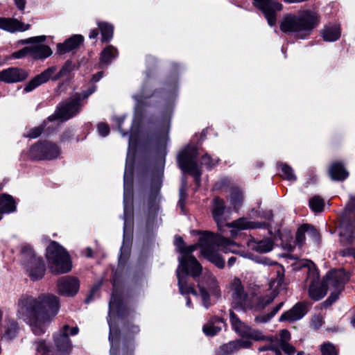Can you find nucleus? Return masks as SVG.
<instances>
[{
  "instance_id": "nucleus-1",
  "label": "nucleus",
  "mask_w": 355,
  "mask_h": 355,
  "mask_svg": "<svg viewBox=\"0 0 355 355\" xmlns=\"http://www.w3.org/2000/svg\"><path fill=\"white\" fill-rule=\"evenodd\" d=\"M57 297L51 294H44L33 297L24 295L17 302V316L27 320L36 334L44 332V327L58 311Z\"/></svg>"
},
{
  "instance_id": "nucleus-2",
  "label": "nucleus",
  "mask_w": 355,
  "mask_h": 355,
  "mask_svg": "<svg viewBox=\"0 0 355 355\" xmlns=\"http://www.w3.org/2000/svg\"><path fill=\"white\" fill-rule=\"evenodd\" d=\"M302 266L308 268L306 283L309 284L308 291L310 298L318 301L326 295L328 289L331 291L329 298L322 303L324 307L331 305L338 299L344 284L349 279L345 270H334L326 275L322 283H320L319 274L313 262L305 260Z\"/></svg>"
},
{
  "instance_id": "nucleus-3",
  "label": "nucleus",
  "mask_w": 355,
  "mask_h": 355,
  "mask_svg": "<svg viewBox=\"0 0 355 355\" xmlns=\"http://www.w3.org/2000/svg\"><path fill=\"white\" fill-rule=\"evenodd\" d=\"M319 22L320 16L317 12L305 10L297 15H284L280 23V30L284 33H295L302 38L309 35Z\"/></svg>"
},
{
  "instance_id": "nucleus-4",
  "label": "nucleus",
  "mask_w": 355,
  "mask_h": 355,
  "mask_svg": "<svg viewBox=\"0 0 355 355\" xmlns=\"http://www.w3.org/2000/svg\"><path fill=\"white\" fill-rule=\"evenodd\" d=\"M199 245H200L202 254L218 268H223L225 266V261L215 251L214 247L216 245H221L227 250L228 247H234L235 243L227 239L214 235L209 232L200 237ZM229 250L233 252V250L231 248H229Z\"/></svg>"
},
{
  "instance_id": "nucleus-5",
  "label": "nucleus",
  "mask_w": 355,
  "mask_h": 355,
  "mask_svg": "<svg viewBox=\"0 0 355 355\" xmlns=\"http://www.w3.org/2000/svg\"><path fill=\"white\" fill-rule=\"evenodd\" d=\"M46 257L49 269L53 274H63L71 270V261L68 252L55 241H52L46 248Z\"/></svg>"
},
{
  "instance_id": "nucleus-6",
  "label": "nucleus",
  "mask_w": 355,
  "mask_h": 355,
  "mask_svg": "<svg viewBox=\"0 0 355 355\" xmlns=\"http://www.w3.org/2000/svg\"><path fill=\"white\" fill-rule=\"evenodd\" d=\"M74 69V65L70 61H67L62 66L59 72L54 76L53 75L56 71L55 67H51L42 71L41 73L37 75L32 78L24 87L26 92H30L40 85L46 83L52 78L53 80H59L60 78L66 76Z\"/></svg>"
},
{
  "instance_id": "nucleus-7",
  "label": "nucleus",
  "mask_w": 355,
  "mask_h": 355,
  "mask_svg": "<svg viewBox=\"0 0 355 355\" xmlns=\"http://www.w3.org/2000/svg\"><path fill=\"white\" fill-rule=\"evenodd\" d=\"M198 288L202 303L205 307L210 305V295L219 298L221 295L220 289L216 278L210 272H206L198 281Z\"/></svg>"
},
{
  "instance_id": "nucleus-8",
  "label": "nucleus",
  "mask_w": 355,
  "mask_h": 355,
  "mask_svg": "<svg viewBox=\"0 0 355 355\" xmlns=\"http://www.w3.org/2000/svg\"><path fill=\"white\" fill-rule=\"evenodd\" d=\"M22 256L24 263L31 278L33 280L42 278L45 271L42 259L36 257L29 246L22 248Z\"/></svg>"
},
{
  "instance_id": "nucleus-9",
  "label": "nucleus",
  "mask_w": 355,
  "mask_h": 355,
  "mask_svg": "<svg viewBox=\"0 0 355 355\" xmlns=\"http://www.w3.org/2000/svg\"><path fill=\"white\" fill-rule=\"evenodd\" d=\"M198 153L196 147H187L180 155L178 162L180 168L186 172L191 173L199 178L200 173L198 171L196 162L194 159L197 157Z\"/></svg>"
},
{
  "instance_id": "nucleus-10",
  "label": "nucleus",
  "mask_w": 355,
  "mask_h": 355,
  "mask_svg": "<svg viewBox=\"0 0 355 355\" xmlns=\"http://www.w3.org/2000/svg\"><path fill=\"white\" fill-rule=\"evenodd\" d=\"M253 4L263 12L270 26L275 24L276 12L282 10L283 7L280 3L273 0H253Z\"/></svg>"
},
{
  "instance_id": "nucleus-11",
  "label": "nucleus",
  "mask_w": 355,
  "mask_h": 355,
  "mask_svg": "<svg viewBox=\"0 0 355 355\" xmlns=\"http://www.w3.org/2000/svg\"><path fill=\"white\" fill-rule=\"evenodd\" d=\"M180 272L193 278L199 277L202 271V266L196 258L191 254H184L180 259Z\"/></svg>"
},
{
  "instance_id": "nucleus-12",
  "label": "nucleus",
  "mask_w": 355,
  "mask_h": 355,
  "mask_svg": "<svg viewBox=\"0 0 355 355\" xmlns=\"http://www.w3.org/2000/svg\"><path fill=\"white\" fill-rule=\"evenodd\" d=\"M231 292L233 303L241 308L249 305L248 294L244 290L240 279L235 277L231 283Z\"/></svg>"
},
{
  "instance_id": "nucleus-13",
  "label": "nucleus",
  "mask_w": 355,
  "mask_h": 355,
  "mask_svg": "<svg viewBox=\"0 0 355 355\" xmlns=\"http://www.w3.org/2000/svg\"><path fill=\"white\" fill-rule=\"evenodd\" d=\"M57 286L59 293L73 296L79 289V281L76 277L65 276L58 280Z\"/></svg>"
},
{
  "instance_id": "nucleus-14",
  "label": "nucleus",
  "mask_w": 355,
  "mask_h": 355,
  "mask_svg": "<svg viewBox=\"0 0 355 355\" xmlns=\"http://www.w3.org/2000/svg\"><path fill=\"white\" fill-rule=\"evenodd\" d=\"M28 77V72L18 67H10L0 71V81L6 83L21 82Z\"/></svg>"
},
{
  "instance_id": "nucleus-15",
  "label": "nucleus",
  "mask_w": 355,
  "mask_h": 355,
  "mask_svg": "<svg viewBox=\"0 0 355 355\" xmlns=\"http://www.w3.org/2000/svg\"><path fill=\"white\" fill-rule=\"evenodd\" d=\"M80 108L79 100L77 98L71 99L67 103L60 104L55 115L57 119L66 121L78 113Z\"/></svg>"
},
{
  "instance_id": "nucleus-16",
  "label": "nucleus",
  "mask_w": 355,
  "mask_h": 355,
  "mask_svg": "<svg viewBox=\"0 0 355 355\" xmlns=\"http://www.w3.org/2000/svg\"><path fill=\"white\" fill-rule=\"evenodd\" d=\"M29 24H25L20 20L14 17H0V28L10 32H24L28 30Z\"/></svg>"
},
{
  "instance_id": "nucleus-17",
  "label": "nucleus",
  "mask_w": 355,
  "mask_h": 355,
  "mask_svg": "<svg viewBox=\"0 0 355 355\" xmlns=\"http://www.w3.org/2000/svg\"><path fill=\"white\" fill-rule=\"evenodd\" d=\"M178 286L179 292L182 295L192 294L195 296L198 295V292L195 288L193 283L190 282L189 276L181 274L180 268L177 269Z\"/></svg>"
},
{
  "instance_id": "nucleus-18",
  "label": "nucleus",
  "mask_w": 355,
  "mask_h": 355,
  "mask_svg": "<svg viewBox=\"0 0 355 355\" xmlns=\"http://www.w3.org/2000/svg\"><path fill=\"white\" fill-rule=\"evenodd\" d=\"M307 307L306 303L299 302L291 310L282 314L279 320L281 321L288 320L290 322L300 320L306 313Z\"/></svg>"
},
{
  "instance_id": "nucleus-19",
  "label": "nucleus",
  "mask_w": 355,
  "mask_h": 355,
  "mask_svg": "<svg viewBox=\"0 0 355 355\" xmlns=\"http://www.w3.org/2000/svg\"><path fill=\"white\" fill-rule=\"evenodd\" d=\"M247 245L251 250L258 253H267L273 249L274 242L268 238L262 240L250 238L247 242Z\"/></svg>"
},
{
  "instance_id": "nucleus-20",
  "label": "nucleus",
  "mask_w": 355,
  "mask_h": 355,
  "mask_svg": "<svg viewBox=\"0 0 355 355\" xmlns=\"http://www.w3.org/2000/svg\"><path fill=\"white\" fill-rule=\"evenodd\" d=\"M69 329V326L64 325L60 334L55 337V346L60 352H69L71 349V341L68 336Z\"/></svg>"
},
{
  "instance_id": "nucleus-21",
  "label": "nucleus",
  "mask_w": 355,
  "mask_h": 355,
  "mask_svg": "<svg viewBox=\"0 0 355 355\" xmlns=\"http://www.w3.org/2000/svg\"><path fill=\"white\" fill-rule=\"evenodd\" d=\"M83 37L80 35H75L64 43H59L57 45V51L59 54L63 55L76 49L83 42Z\"/></svg>"
},
{
  "instance_id": "nucleus-22",
  "label": "nucleus",
  "mask_w": 355,
  "mask_h": 355,
  "mask_svg": "<svg viewBox=\"0 0 355 355\" xmlns=\"http://www.w3.org/2000/svg\"><path fill=\"white\" fill-rule=\"evenodd\" d=\"M213 203V216L214 220L217 223L218 228L220 230L223 224L222 216L224 214V211L225 209V202L223 200L220 199L218 197H216L214 198Z\"/></svg>"
},
{
  "instance_id": "nucleus-23",
  "label": "nucleus",
  "mask_w": 355,
  "mask_h": 355,
  "mask_svg": "<svg viewBox=\"0 0 355 355\" xmlns=\"http://www.w3.org/2000/svg\"><path fill=\"white\" fill-rule=\"evenodd\" d=\"M305 233L317 237L318 235V232L313 226L304 224L298 227L296 234H295V242L299 245H302L305 241Z\"/></svg>"
},
{
  "instance_id": "nucleus-24",
  "label": "nucleus",
  "mask_w": 355,
  "mask_h": 355,
  "mask_svg": "<svg viewBox=\"0 0 355 355\" xmlns=\"http://www.w3.org/2000/svg\"><path fill=\"white\" fill-rule=\"evenodd\" d=\"M329 174L333 180L343 181L349 175L343 164L340 162L333 163L329 169Z\"/></svg>"
},
{
  "instance_id": "nucleus-25",
  "label": "nucleus",
  "mask_w": 355,
  "mask_h": 355,
  "mask_svg": "<svg viewBox=\"0 0 355 355\" xmlns=\"http://www.w3.org/2000/svg\"><path fill=\"white\" fill-rule=\"evenodd\" d=\"M30 50L31 56L36 60L46 58L53 53L51 48L44 44H35L31 46Z\"/></svg>"
},
{
  "instance_id": "nucleus-26",
  "label": "nucleus",
  "mask_w": 355,
  "mask_h": 355,
  "mask_svg": "<svg viewBox=\"0 0 355 355\" xmlns=\"http://www.w3.org/2000/svg\"><path fill=\"white\" fill-rule=\"evenodd\" d=\"M354 228L348 223L343 222L339 227V234L341 241L344 243H350L354 239Z\"/></svg>"
},
{
  "instance_id": "nucleus-27",
  "label": "nucleus",
  "mask_w": 355,
  "mask_h": 355,
  "mask_svg": "<svg viewBox=\"0 0 355 355\" xmlns=\"http://www.w3.org/2000/svg\"><path fill=\"white\" fill-rule=\"evenodd\" d=\"M230 321L232 325L234 330L238 333L241 336L245 337L248 331L249 330L250 327L246 325L240 319L236 316V315L233 312L230 311Z\"/></svg>"
},
{
  "instance_id": "nucleus-28",
  "label": "nucleus",
  "mask_w": 355,
  "mask_h": 355,
  "mask_svg": "<svg viewBox=\"0 0 355 355\" xmlns=\"http://www.w3.org/2000/svg\"><path fill=\"white\" fill-rule=\"evenodd\" d=\"M51 148V146H44V142L38 143L33 146L30 149V157L35 159H46L45 157H51L50 155L45 154V149Z\"/></svg>"
},
{
  "instance_id": "nucleus-29",
  "label": "nucleus",
  "mask_w": 355,
  "mask_h": 355,
  "mask_svg": "<svg viewBox=\"0 0 355 355\" xmlns=\"http://www.w3.org/2000/svg\"><path fill=\"white\" fill-rule=\"evenodd\" d=\"M340 36V28L338 25L333 26H327L322 31L324 40L327 42H334Z\"/></svg>"
},
{
  "instance_id": "nucleus-30",
  "label": "nucleus",
  "mask_w": 355,
  "mask_h": 355,
  "mask_svg": "<svg viewBox=\"0 0 355 355\" xmlns=\"http://www.w3.org/2000/svg\"><path fill=\"white\" fill-rule=\"evenodd\" d=\"M98 28L101 31L103 42H109L113 36V26L107 22H98Z\"/></svg>"
},
{
  "instance_id": "nucleus-31",
  "label": "nucleus",
  "mask_w": 355,
  "mask_h": 355,
  "mask_svg": "<svg viewBox=\"0 0 355 355\" xmlns=\"http://www.w3.org/2000/svg\"><path fill=\"white\" fill-rule=\"evenodd\" d=\"M245 338H251L255 341H266L268 343L269 341H272V338L273 336H267L263 334V333L257 329L249 328L247 334L245 336Z\"/></svg>"
},
{
  "instance_id": "nucleus-32",
  "label": "nucleus",
  "mask_w": 355,
  "mask_h": 355,
  "mask_svg": "<svg viewBox=\"0 0 355 355\" xmlns=\"http://www.w3.org/2000/svg\"><path fill=\"white\" fill-rule=\"evenodd\" d=\"M116 54V49L112 46H108L101 53V62L104 64H108Z\"/></svg>"
},
{
  "instance_id": "nucleus-33",
  "label": "nucleus",
  "mask_w": 355,
  "mask_h": 355,
  "mask_svg": "<svg viewBox=\"0 0 355 355\" xmlns=\"http://www.w3.org/2000/svg\"><path fill=\"white\" fill-rule=\"evenodd\" d=\"M239 343L235 341L230 342L220 347L218 355H230L239 349Z\"/></svg>"
},
{
  "instance_id": "nucleus-34",
  "label": "nucleus",
  "mask_w": 355,
  "mask_h": 355,
  "mask_svg": "<svg viewBox=\"0 0 355 355\" xmlns=\"http://www.w3.org/2000/svg\"><path fill=\"white\" fill-rule=\"evenodd\" d=\"M309 205L314 212H322L324 210V200L318 196H315L309 200Z\"/></svg>"
},
{
  "instance_id": "nucleus-35",
  "label": "nucleus",
  "mask_w": 355,
  "mask_h": 355,
  "mask_svg": "<svg viewBox=\"0 0 355 355\" xmlns=\"http://www.w3.org/2000/svg\"><path fill=\"white\" fill-rule=\"evenodd\" d=\"M230 200L235 208L239 207L243 202V193L238 188L232 189L230 193Z\"/></svg>"
},
{
  "instance_id": "nucleus-36",
  "label": "nucleus",
  "mask_w": 355,
  "mask_h": 355,
  "mask_svg": "<svg viewBox=\"0 0 355 355\" xmlns=\"http://www.w3.org/2000/svg\"><path fill=\"white\" fill-rule=\"evenodd\" d=\"M226 226L236 227L239 229L255 228L257 227L253 223L246 221L245 219L241 218L234 220L232 223H227Z\"/></svg>"
},
{
  "instance_id": "nucleus-37",
  "label": "nucleus",
  "mask_w": 355,
  "mask_h": 355,
  "mask_svg": "<svg viewBox=\"0 0 355 355\" xmlns=\"http://www.w3.org/2000/svg\"><path fill=\"white\" fill-rule=\"evenodd\" d=\"M33 345L35 346L36 352L43 355H46L50 351V347L44 340L36 339L33 342Z\"/></svg>"
},
{
  "instance_id": "nucleus-38",
  "label": "nucleus",
  "mask_w": 355,
  "mask_h": 355,
  "mask_svg": "<svg viewBox=\"0 0 355 355\" xmlns=\"http://www.w3.org/2000/svg\"><path fill=\"white\" fill-rule=\"evenodd\" d=\"M279 167L282 173L281 174L283 178L286 179L288 180H295V175L293 173V169L288 165L286 164H280Z\"/></svg>"
},
{
  "instance_id": "nucleus-39",
  "label": "nucleus",
  "mask_w": 355,
  "mask_h": 355,
  "mask_svg": "<svg viewBox=\"0 0 355 355\" xmlns=\"http://www.w3.org/2000/svg\"><path fill=\"white\" fill-rule=\"evenodd\" d=\"M0 205L6 211H12L15 209V202L10 196H5L0 198Z\"/></svg>"
},
{
  "instance_id": "nucleus-40",
  "label": "nucleus",
  "mask_w": 355,
  "mask_h": 355,
  "mask_svg": "<svg viewBox=\"0 0 355 355\" xmlns=\"http://www.w3.org/2000/svg\"><path fill=\"white\" fill-rule=\"evenodd\" d=\"M322 355H338L336 347L330 343H325L320 346Z\"/></svg>"
},
{
  "instance_id": "nucleus-41",
  "label": "nucleus",
  "mask_w": 355,
  "mask_h": 355,
  "mask_svg": "<svg viewBox=\"0 0 355 355\" xmlns=\"http://www.w3.org/2000/svg\"><path fill=\"white\" fill-rule=\"evenodd\" d=\"M44 146H51V147H52V148H46V149L44 150L45 154L51 155V157H45L46 159H54L58 156V155L60 153V150L55 144L50 143V142L44 141Z\"/></svg>"
},
{
  "instance_id": "nucleus-42",
  "label": "nucleus",
  "mask_w": 355,
  "mask_h": 355,
  "mask_svg": "<svg viewBox=\"0 0 355 355\" xmlns=\"http://www.w3.org/2000/svg\"><path fill=\"white\" fill-rule=\"evenodd\" d=\"M221 328L216 327L212 323H208L203 327L204 333L209 336H213L220 331Z\"/></svg>"
},
{
  "instance_id": "nucleus-43",
  "label": "nucleus",
  "mask_w": 355,
  "mask_h": 355,
  "mask_svg": "<svg viewBox=\"0 0 355 355\" xmlns=\"http://www.w3.org/2000/svg\"><path fill=\"white\" fill-rule=\"evenodd\" d=\"M159 200L158 191H156L149 197V207L150 210L155 211L157 209Z\"/></svg>"
},
{
  "instance_id": "nucleus-44",
  "label": "nucleus",
  "mask_w": 355,
  "mask_h": 355,
  "mask_svg": "<svg viewBox=\"0 0 355 355\" xmlns=\"http://www.w3.org/2000/svg\"><path fill=\"white\" fill-rule=\"evenodd\" d=\"M43 128L41 126L35 127L31 129L26 135L25 137L30 139H35L38 137L42 132Z\"/></svg>"
},
{
  "instance_id": "nucleus-45",
  "label": "nucleus",
  "mask_w": 355,
  "mask_h": 355,
  "mask_svg": "<svg viewBox=\"0 0 355 355\" xmlns=\"http://www.w3.org/2000/svg\"><path fill=\"white\" fill-rule=\"evenodd\" d=\"M272 341L268 342V347L267 349L274 351L276 355H282L279 347V344H278V338L277 337H272Z\"/></svg>"
},
{
  "instance_id": "nucleus-46",
  "label": "nucleus",
  "mask_w": 355,
  "mask_h": 355,
  "mask_svg": "<svg viewBox=\"0 0 355 355\" xmlns=\"http://www.w3.org/2000/svg\"><path fill=\"white\" fill-rule=\"evenodd\" d=\"M31 46H26L19 51L14 52L12 53V57L15 58H24L27 55H31Z\"/></svg>"
},
{
  "instance_id": "nucleus-47",
  "label": "nucleus",
  "mask_w": 355,
  "mask_h": 355,
  "mask_svg": "<svg viewBox=\"0 0 355 355\" xmlns=\"http://www.w3.org/2000/svg\"><path fill=\"white\" fill-rule=\"evenodd\" d=\"M279 347L288 355L293 354L295 352V347L288 343H282L279 344Z\"/></svg>"
},
{
  "instance_id": "nucleus-48",
  "label": "nucleus",
  "mask_w": 355,
  "mask_h": 355,
  "mask_svg": "<svg viewBox=\"0 0 355 355\" xmlns=\"http://www.w3.org/2000/svg\"><path fill=\"white\" fill-rule=\"evenodd\" d=\"M18 329L17 324L15 322L10 324V327L6 330V334L8 338H12L16 335Z\"/></svg>"
},
{
  "instance_id": "nucleus-49",
  "label": "nucleus",
  "mask_w": 355,
  "mask_h": 355,
  "mask_svg": "<svg viewBox=\"0 0 355 355\" xmlns=\"http://www.w3.org/2000/svg\"><path fill=\"white\" fill-rule=\"evenodd\" d=\"M280 339L278 340V344L282 343H288V340L291 338L290 332L286 329H282L279 333Z\"/></svg>"
},
{
  "instance_id": "nucleus-50",
  "label": "nucleus",
  "mask_w": 355,
  "mask_h": 355,
  "mask_svg": "<svg viewBox=\"0 0 355 355\" xmlns=\"http://www.w3.org/2000/svg\"><path fill=\"white\" fill-rule=\"evenodd\" d=\"M197 249L196 245H191L189 246H179V250L182 253H184L185 254H189L191 252L196 250Z\"/></svg>"
},
{
  "instance_id": "nucleus-51",
  "label": "nucleus",
  "mask_w": 355,
  "mask_h": 355,
  "mask_svg": "<svg viewBox=\"0 0 355 355\" xmlns=\"http://www.w3.org/2000/svg\"><path fill=\"white\" fill-rule=\"evenodd\" d=\"M98 130L100 135L103 137L107 136L110 132L108 125L105 123H99L98 125Z\"/></svg>"
},
{
  "instance_id": "nucleus-52",
  "label": "nucleus",
  "mask_w": 355,
  "mask_h": 355,
  "mask_svg": "<svg viewBox=\"0 0 355 355\" xmlns=\"http://www.w3.org/2000/svg\"><path fill=\"white\" fill-rule=\"evenodd\" d=\"M323 323V318L321 315H316L312 319V324L315 328L320 327Z\"/></svg>"
},
{
  "instance_id": "nucleus-53",
  "label": "nucleus",
  "mask_w": 355,
  "mask_h": 355,
  "mask_svg": "<svg viewBox=\"0 0 355 355\" xmlns=\"http://www.w3.org/2000/svg\"><path fill=\"white\" fill-rule=\"evenodd\" d=\"M275 298V295L266 296L261 302V304L259 305V308H263L267 304H270L273 301Z\"/></svg>"
},
{
  "instance_id": "nucleus-54",
  "label": "nucleus",
  "mask_w": 355,
  "mask_h": 355,
  "mask_svg": "<svg viewBox=\"0 0 355 355\" xmlns=\"http://www.w3.org/2000/svg\"><path fill=\"white\" fill-rule=\"evenodd\" d=\"M44 40H45L44 36H41L40 37H31V38L27 39L24 41H22L21 43L22 44H28L32 42H37V41L43 42V41H44Z\"/></svg>"
},
{
  "instance_id": "nucleus-55",
  "label": "nucleus",
  "mask_w": 355,
  "mask_h": 355,
  "mask_svg": "<svg viewBox=\"0 0 355 355\" xmlns=\"http://www.w3.org/2000/svg\"><path fill=\"white\" fill-rule=\"evenodd\" d=\"M257 261L258 263L265 264V265H272V264L276 263L275 262H273L272 260H270V259H268L267 257H263V258L259 259L257 260Z\"/></svg>"
},
{
  "instance_id": "nucleus-56",
  "label": "nucleus",
  "mask_w": 355,
  "mask_h": 355,
  "mask_svg": "<svg viewBox=\"0 0 355 355\" xmlns=\"http://www.w3.org/2000/svg\"><path fill=\"white\" fill-rule=\"evenodd\" d=\"M235 342L239 343V349H241L242 347L247 348V347H250V345H251V343L249 341H246V340H235Z\"/></svg>"
},
{
  "instance_id": "nucleus-57",
  "label": "nucleus",
  "mask_w": 355,
  "mask_h": 355,
  "mask_svg": "<svg viewBox=\"0 0 355 355\" xmlns=\"http://www.w3.org/2000/svg\"><path fill=\"white\" fill-rule=\"evenodd\" d=\"M15 3L19 10H23L26 2V0H15Z\"/></svg>"
},
{
  "instance_id": "nucleus-58",
  "label": "nucleus",
  "mask_w": 355,
  "mask_h": 355,
  "mask_svg": "<svg viewBox=\"0 0 355 355\" xmlns=\"http://www.w3.org/2000/svg\"><path fill=\"white\" fill-rule=\"evenodd\" d=\"M284 279V272L283 269L281 268L280 270H277V282L278 284H280L282 283Z\"/></svg>"
},
{
  "instance_id": "nucleus-59",
  "label": "nucleus",
  "mask_w": 355,
  "mask_h": 355,
  "mask_svg": "<svg viewBox=\"0 0 355 355\" xmlns=\"http://www.w3.org/2000/svg\"><path fill=\"white\" fill-rule=\"evenodd\" d=\"M271 317L270 316H257L255 318V321L257 322H267L268 320H269V319Z\"/></svg>"
},
{
  "instance_id": "nucleus-60",
  "label": "nucleus",
  "mask_w": 355,
  "mask_h": 355,
  "mask_svg": "<svg viewBox=\"0 0 355 355\" xmlns=\"http://www.w3.org/2000/svg\"><path fill=\"white\" fill-rule=\"evenodd\" d=\"M355 208V198H352L350 199V201L347 205V209H348L349 211L353 210Z\"/></svg>"
},
{
  "instance_id": "nucleus-61",
  "label": "nucleus",
  "mask_w": 355,
  "mask_h": 355,
  "mask_svg": "<svg viewBox=\"0 0 355 355\" xmlns=\"http://www.w3.org/2000/svg\"><path fill=\"white\" fill-rule=\"evenodd\" d=\"M175 243L178 248L180 245L183 246V247L185 246L184 241L181 237H178L175 239Z\"/></svg>"
},
{
  "instance_id": "nucleus-62",
  "label": "nucleus",
  "mask_w": 355,
  "mask_h": 355,
  "mask_svg": "<svg viewBox=\"0 0 355 355\" xmlns=\"http://www.w3.org/2000/svg\"><path fill=\"white\" fill-rule=\"evenodd\" d=\"M98 35V31L97 29H94L91 31L89 33V38L95 39Z\"/></svg>"
},
{
  "instance_id": "nucleus-63",
  "label": "nucleus",
  "mask_w": 355,
  "mask_h": 355,
  "mask_svg": "<svg viewBox=\"0 0 355 355\" xmlns=\"http://www.w3.org/2000/svg\"><path fill=\"white\" fill-rule=\"evenodd\" d=\"M103 77V72H98L96 74L94 75L92 78V80L94 82L98 81Z\"/></svg>"
},
{
  "instance_id": "nucleus-64",
  "label": "nucleus",
  "mask_w": 355,
  "mask_h": 355,
  "mask_svg": "<svg viewBox=\"0 0 355 355\" xmlns=\"http://www.w3.org/2000/svg\"><path fill=\"white\" fill-rule=\"evenodd\" d=\"M236 258L234 257H232L229 259L228 261H227V264L230 267L232 266L234 263L236 262Z\"/></svg>"
}]
</instances>
